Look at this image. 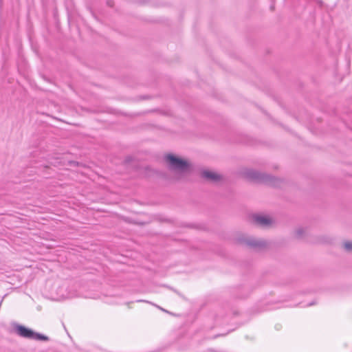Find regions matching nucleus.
<instances>
[{"instance_id": "obj_5", "label": "nucleus", "mask_w": 352, "mask_h": 352, "mask_svg": "<svg viewBox=\"0 0 352 352\" xmlns=\"http://www.w3.org/2000/svg\"><path fill=\"white\" fill-rule=\"evenodd\" d=\"M229 292L234 299H245L250 295L251 290L244 285H239L230 287Z\"/></svg>"}, {"instance_id": "obj_7", "label": "nucleus", "mask_w": 352, "mask_h": 352, "mask_svg": "<svg viewBox=\"0 0 352 352\" xmlns=\"http://www.w3.org/2000/svg\"><path fill=\"white\" fill-rule=\"evenodd\" d=\"M200 176L205 181L212 183H217L223 179L221 175L209 169L201 170Z\"/></svg>"}, {"instance_id": "obj_18", "label": "nucleus", "mask_w": 352, "mask_h": 352, "mask_svg": "<svg viewBox=\"0 0 352 352\" xmlns=\"http://www.w3.org/2000/svg\"><path fill=\"white\" fill-rule=\"evenodd\" d=\"M69 164L73 166H79V162H76V161H69Z\"/></svg>"}, {"instance_id": "obj_20", "label": "nucleus", "mask_w": 352, "mask_h": 352, "mask_svg": "<svg viewBox=\"0 0 352 352\" xmlns=\"http://www.w3.org/2000/svg\"><path fill=\"white\" fill-rule=\"evenodd\" d=\"M316 304H317V302H316V300H314L310 302L307 306L310 307V306L315 305Z\"/></svg>"}, {"instance_id": "obj_31", "label": "nucleus", "mask_w": 352, "mask_h": 352, "mask_svg": "<svg viewBox=\"0 0 352 352\" xmlns=\"http://www.w3.org/2000/svg\"><path fill=\"white\" fill-rule=\"evenodd\" d=\"M46 175H48L49 177L51 176V173H47Z\"/></svg>"}, {"instance_id": "obj_9", "label": "nucleus", "mask_w": 352, "mask_h": 352, "mask_svg": "<svg viewBox=\"0 0 352 352\" xmlns=\"http://www.w3.org/2000/svg\"><path fill=\"white\" fill-rule=\"evenodd\" d=\"M182 228H188L192 229L197 230H204V226L201 224H195V223H181L179 226Z\"/></svg>"}, {"instance_id": "obj_32", "label": "nucleus", "mask_w": 352, "mask_h": 352, "mask_svg": "<svg viewBox=\"0 0 352 352\" xmlns=\"http://www.w3.org/2000/svg\"><path fill=\"white\" fill-rule=\"evenodd\" d=\"M43 78H44L45 80H48V79H47L46 77H45V76H43Z\"/></svg>"}, {"instance_id": "obj_25", "label": "nucleus", "mask_w": 352, "mask_h": 352, "mask_svg": "<svg viewBox=\"0 0 352 352\" xmlns=\"http://www.w3.org/2000/svg\"><path fill=\"white\" fill-rule=\"evenodd\" d=\"M120 114L124 116H131V115H129V113L124 112H120Z\"/></svg>"}, {"instance_id": "obj_11", "label": "nucleus", "mask_w": 352, "mask_h": 352, "mask_svg": "<svg viewBox=\"0 0 352 352\" xmlns=\"http://www.w3.org/2000/svg\"><path fill=\"white\" fill-rule=\"evenodd\" d=\"M126 221L128 223H131V224H133V225L144 226L151 223L152 221V220L150 219L148 221L146 222V221H139L135 220V219H129Z\"/></svg>"}, {"instance_id": "obj_19", "label": "nucleus", "mask_w": 352, "mask_h": 352, "mask_svg": "<svg viewBox=\"0 0 352 352\" xmlns=\"http://www.w3.org/2000/svg\"><path fill=\"white\" fill-rule=\"evenodd\" d=\"M113 1H111V0H108L107 1V4L109 6V7H113Z\"/></svg>"}, {"instance_id": "obj_4", "label": "nucleus", "mask_w": 352, "mask_h": 352, "mask_svg": "<svg viewBox=\"0 0 352 352\" xmlns=\"http://www.w3.org/2000/svg\"><path fill=\"white\" fill-rule=\"evenodd\" d=\"M236 243L241 245L248 246L255 250H261L265 249L267 243L264 240H256L253 238H245L243 236L238 237Z\"/></svg>"}, {"instance_id": "obj_12", "label": "nucleus", "mask_w": 352, "mask_h": 352, "mask_svg": "<svg viewBox=\"0 0 352 352\" xmlns=\"http://www.w3.org/2000/svg\"><path fill=\"white\" fill-rule=\"evenodd\" d=\"M305 232L302 228H300L295 231V237L297 239H302Z\"/></svg>"}, {"instance_id": "obj_24", "label": "nucleus", "mask_w": 352, "mask_h": 352, "mask_svg": "<svg viewBox=\"0 0 352 352\" xmlns=\"http://www.w3.org/2000/svg\"><path fill=\"white\" fill-rule=\"evenodd\" d=\"M139 3L144 4L147 2V0H138Z\"/></svg>"}, {"instance_id": "obj_29", "label": "nucleus", "mask_w": 352, "mask_h": 352, "mask_svg": "<svg viewBox=\"0 0 352 352\" xmlns=\"http://www.w3.org/2000/svg\"><path fill=\"white\" fill-rule=\"evenodd\" d=\"M247 144H252V140H248L247 142H246Z\"/></svg>"}, {"instance_id": "obj_1", "label": "nucleus", "mask_w": 352, "mask_h": 352, "mask_svg": "<svg viewBox=\"0 0 352 352\" xmlns=\"http://www.w3.org/2000/svg\"><path fill=\"white\" fill-rule=\"evenodd\" d=\"M164 161L169 170L179 175L189 173L192 168V165L188 160L172 153L165 155Z\"/></svg>"}, {"instance_id": "obj_13", "label": "nucleus", "mask_w": 352, "mask_h": 352, "mask_svg": "<svg viewBox=\"0 0 352 352\" xmlns=\"http://www.w3.org/2000/svg\"><path fill=\"white\" fill-rule=\"evenodd\" d=\"M155 175H156L159 176L160 177L163 178L164 179H167L168 178V173L165 171L155 170Z\"/></svg>"}, {"instance_id": "obj_22", "label": "nucleus", "mask_w": 352, "mask_h": 352, "mask_svg": "<svg viewBox=\"0 0 352 352\" xmlns=\"http://www.w3.org/2000/svg\"><path fill=\"white\" fill-rule=\"evenodd\" d=\"M172 291H173L175 294H177L178 296H183L182 294L179 292L177 291V289H175V288H173V289H171Z\"/></svg>"}, {"instance_id": "obj_14", "label": "nucleus", "mask_w": 352, "mask_h": 352, "mask_svg": "<svg viewBox=\"0 0 352 352\" xmlns=\"http://www.w3.org/2000/svg\"><path fill=\"white\" fill-rule=\"evenodd\" d=\"M135 160V157L132 155H127L123 161V165L128 166Z\"/></svg>"}, {"instance_id": "obj_28", "label": "nucleus", "mask_w": 352, "mask_h": 352, "mask_svg": "<svg viewBox=\"0 0 352 352\" xmlns=\"http://www.w3.org/2000/svg\"><path fill=\"white\" fill-rule=\"evenodd\" d=\"M137 302H149L148 301H146V300H138Z\"/></svg>"}, {"instance_id": "obj_15", "label": "nucleus", "mask_w": 352, "mask_h": 352, "mask_svg": "<svg viewBox=\"0 0 352 352\" xmlns=\"http://www.w3.org/2000/svg\"><path fill=\"white\" fill-rule=\"evenodd\" d=\"M344 248L347 252L352 251V242L351 241H345L344 243Z\"/></svg>"}, {"instance_id": "obj_2", "label": "nucleus", "mask_w": 352, "mask_h": 352, "mask_svg": "<svg viewBox=\"0 0 352 352\" xmlns=\"http://www.w3.org/2000/svg\"><path fill=\"white\" fill-rule=\"evenodd\" d=\"M245 174V177L252 182L274 188H279L283 182V179L280 177L270 174L260 173L259 171L252 169L247 170Z\"/></svg>"}, {"instance_id": "obj_10", "label": "nucleus", "mask_w": 352, "mask_h": 352, "mask_svg": "<svg viewBox=\"0 0 352 352\" xmlns=\"http://www.w3.org/2000/svg\"><path fill=\"white\" fill-rule=\"evenodd\" d=\"M155 169H153L149 166H146L143 168L142 177L144 178H150L153 175L155 174Z\"/></svg>"}, {"instance_id": "obj_30", "label": "nucleus", "mask_w": 352, "mask_h": 352, "mask_svg": "<svg viewBox=\"0 0 352 352\" xmlns=\"http://www.w3.org/2000/svg\"><path fill=\"white\" fill-rule=\"evenodd\" d=\"M270 8H271V10H274V6H271Z\"/></svg>"}, {"instance_id": "obj_26", "label": "nucleus", "mask_w": 352, "mask_h": 352, "mask_svg": "<svg viewBox=\"0 0 352 352\" xmlns=\"http://www.w3.org/2000/svg\"><path fill=\"white\" fill-rule=\"evenodd\" d=\"M43 168V171H45V170L50 169V167H49V166H44Z\"/></svg>"}, {"instance_id": "obj_21", "label": "nucleus", "mask_w": 352, "mask_h": 352, "mask_svg": "<svg viewBox=\"0 0 352 352\" xmlns=\"http://www.w3.org/2000/svg\"><path fill=\"white\" fill-rule=\"evenodd\" d=\"M172 291H173L175 294H177L178 296H183L182 294L179 292L177 291V289H175V288H173V289H171Z\"/></svg>"}, {"instance_id": "obj_6", "label": "nucleus", "mask_w": 352, "mask_h": 352, "mask_svg": "<svg viewBox=\"0 0 352 352\" xmlns=\"http://www.w3.org/2000/svg\"><path fill=\"white\" fill-rule=\"evenodd\" d=\"M252 219L254 225L263 228L269 227L274 222L270 216L258 213L252 214Z\"/></svg>"}, {"instance_id": "obj_3", "label": "nucleus", "mask_w": 352, "mask_h": 352, "mask_svg": "<svg viewBox=\"0 0 352 352\" xmlns=\"http://www.w3.org/2000/svg\"><path fill=\"white\" fill-rule=\"evenodd\" d=\"M12 327L14 333L21 338L44 342L50 340L48 336L34 331L33 329L28 328L25 325L13 322Z\"/></svg>"}, {"instance_id": "obj_17", "label": "nucleus", "mask_w": 352, "mask_h": 352, "mask_svg": "<svg viewBox=\"0 0 352 352\" xmlns=\"http://www.w3.org/2000/svg\"><path fill=\"white\" fill-rule=\"evenodd\" d=\"M140 98L141 100H148V99L152 98V96H151L149 95H143V96H140Z\"/></svg>"}, {"instance_id": "obj_8", "label": "nucleus", "mask_w": 352, "mask_h": 352, "mask_svg": "<svg viewBox=\"0 0 352 352\" xmlns=\"http://www.w3.org/2000/svg\"><path fill=\"white\" fill-rule=\"evenodd\" d=\"M151 219L152 220V221H156L160 223H170V224H174L175 222V219L164 217L161 214H155L151 215Z\"/></svg>"}, {"instance_id": "obj_27", "label": "nucleus", "mask_w": 352, "mask_h": 352, "mask_svg": "<svg viewBox=\"0 0 352 352\" xmlns=\"http://www.w3.org/2000/svg\"><path fill=\"white\" fill-rule=\"evenodd\" d=\"M161 310H162L164 312H166V313H169V311H166L165 309H163V308H161L160 307H158Z\"/></svg>"}, {"instance_id": "obj_23", "label": "nucleus", "mask_w": 352, "mask_h": 352, "mask_svg": "<svg viewBox=\"0 0 352 352\" xmlns=\"http://www.w3.org/2000/svg\"><path fill=\"white\" fill-rule=\"evenodd\" d=\"M161 286H162V287H166V288H168V289H170V290H171V289H173V287H170V286H169V285H166V284L161 285Z\"/></svg>"}, {"instance_id": "obj_16", "label": "nucleus", "mask_w": 352, "mask_h": 352, "mask_svg": "<svg viewBox=\"0 0 352 352\" xmlns=\"http://www.w3.org/2000/svg\"><path fill=\"white\" fill-rule=\"evenodd\" d=\"M131 167V168H133L134 170H136V171L142 168V166L138 163L132 164Z\"/></svg>"}]
</instances>
